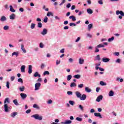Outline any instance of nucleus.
Here are the masks:
<instances>
[{"label":"nucleus","instance_id":"4be33fe9","mask_svg":"<svg viewBox=\"0 0 124 124\" xmlns=\"http://www.w3.org/2000/svg\"><path fill=\"white\" fill-rule=\"evenodd\" d=\"M33 76L34 77H38V78H40V77H41V76H40V75L38 74V72L34 73Z\"/></svg>","mask_w":124,"mask_h":124},{"label":"nucleus","instance_id":"338daca9","mask_svg":"<svg viewBox=\"0 0 124 124\" xmlns=\"http://www.w3.org/2000/svg\"><path fill=\"white\" fill-rule=\"evenodd\" d=\"M64 48H62L60 50V53H61L62 54H63V53H64Z\"/></svg>","mask_w":124,"mask_h":124},{"label":"nucleus","instance_id":"052dcab7","mask_svg":"<svg viewBox=\"0 0 124 124\" xmlns=\"http://www.w3.org/2000/svg\"><path fill=\"white\" fill-rule=\"evenodd\" d=\"M44 67H45V65L44 64V63H42L41 65V69H43Z\"/></svg>","mask_w":124,"mask_h":124},{"label":"nucleus","instance_id":"5701e85b","mask_svg":"<svg viewBox=\"0 0 124 124\" xmlns=\"http://www.w3.org/2000/svg\"><path fill=\"white\" fill-rule=\"evenodd\" d=\"M93 24L91 23L89 25H88V31H91V30H92V29H93Z\"/></svg>","mask_w":124,"mask_h":124},{"label":"nucleus","instance_id":"2eb2a0df","mask_svg":"<svg viewBox=\"0 0 124 124\" xmlns=\"http://www.w3.org/2000/svg\"><path fill=\"white\" fill-rule=\"evenodd\" d=\"M18 115V112H13L11 114V117L12 118H15L16 116H17Z\"/></svg>","mask_w":124,"mask_h":124},{"label":"nucleus","instance_id":"ea45409f","mask_svg":"<svg viewBox=\"0 0 124 124\" xmlns=\"http://www.w3.org/2000/svg\"><path fill=\"white\" fill-rule=\"evenodd\" d=\"M98 52H99V49H98V47L96 46L95 47L94 53H98Z\"/></svg>","mask_w":124,"mask_h":124},{"label":"nucleus","instance_id":"c756f323","mask_svg":"<svg viewBox=\"0 0 124 124\" xmlns=\"http://www.w3.org/2000/svg\"><path fill=\"white\" fill-rule=\"evenodd\" d=\"M97 46L98 48H104V47H105V46H104V45H103L102 44H100L98 45H97Z\"/></svg>","mask_w":124,"mask_h":124},{"label":"nucleus","instance_id":"ddd939ff","mask_svg":"<svg viewBox=\"0 0 124 124\" xmlns=\"http://www.w3.org/2000/svg\"><path fill=\"white\" fill-rule=\"evenodd\" d=\"M15 18H16V15L14 14H12L10 16V20H15Z\"/></svg>","mask_w":124,"mask_h":124},{"label":"nucleus","instance_id":"a18cd8bd","mask_svg":"<svg viewBox=\"0 0 124 124\" xmlns=\"http://www.w3.org/2000/svg\"><path fill=\"white\" fill-rule=\"evenodd\" d=\"M48 22V17L47 16H45L44 19V22L47 23Z\"/></svg>","mask_w":124,"mask_h":124},{"label":"nucleus","instance_id":"b1692460","mask_svg":"<svg viewBox=\"0 0 124 124\" xmlns=\"http://www.w3.org/2000/svg\"><path fill=\"white\" fill-rule=\"evenodd\" d=\"M85 92L86 93H91L92 92V90L89 88V87H85Z\"/></svg>","mask_w":124,"mask_h":124},{"label":"nucleus","instance_id":"0e129e2a","mask_svg":"<svg viewBox=\"0 0 124 124\" xmlns=\"http://www.w3.org/2000/svg\"><path fill=\"white\" fill-rule=\"evenodd\" d=\"M81 39V37H78L77 39L76 40V42H78Z\"/></svg>","mask_w":124,"mask_h":124},{"label":"nucleus","instance_id":"0eeeda50","mask_svg":"<svg viewBox=\"0 0 124 124\" xmlns=\"http://www.w3.org/2000/svg\"><path fill=\"white\" fill-rule=\"evenodd\" d=\"M20 96H21V98H22V99H23L24 100L27 98V94H26L25 93H21Z\"/></svg>","mask_w":124,"mask_h":124},{"label":"nucleus","instance_id":"49530a36","mask_svg":"<svg viewBox=\"0 0 124 124\" xmlns=\"http://www.w3.org/2000/svg\"><path fill=\"white\" fill-rule=\"evenodd\" d=\"M69 104H70V105H72V106H73V105H74V103H75L74 102V101L70 100L69 101Z\"/></svg>","mask_w":124,"mask_h":124},{"label":"nucleus","instance_id":"09e8293b","mask_svg":"<svg viewBox=\"0 0 124 124\" xmlns=\"http://www.w3.org/2000/svg\"><path fill=\"white\" fill-rule=\"evenodd\" d=\"M17 81L19 83H21V84H23V79L21 78H19L17 79Z\"/></svg>","mask_w":124,"mask_h":124},{"label":"nucleus","instance_id":"1a4fd4ad","mask_svg":"<svg viewBox=\"0 0 124 124\" xmlns=\"http://www.w3.org/2000/svg\"><path fill=\"white\" fill-rule=\"evenodd\" d=\"M75 94L78 98H80L81 96H82V94L81 93L79 92V91L76 92Z\"/></svg>","mask_w":124,"mask_h":124},{"label":"nucleus","instance_id":"4468645a","mask_svg":"<svg viewBox=\"0 0 124 124\" xmlns=\"http://www.w3.org/2000/svg\"><path fill=\"white\" fill-rule=\"evenodd\" d=\"M21 48L22 51H23V53H27V50L25 49V47L24 46V44H21Z\"/></svg>","mask_w":124,"mask_h":124},{"label":"nucleus","instance_id":"393cba45","mask_svg":"<svg viewBox=\"0 0 124 124\" xmlns=\"http://www.w3.org/2000/svg\"><path fill=\"white\" fill-rule=\"evenodd\" d=\"M93 12L91 8L87 9V13L88 14H93Z\"/></svg>","mask_w":124,"mask_h":124},{"label":"nucleus","instance_id":"774afa93","mask_svg":"<svg viewBox=\"0 0 124 124\" xmlns=\"http://www.w3.org/2000/svg\"><path fill=\"white\" fill-rule=\"evenodd\" d=\"M69 62L72 63L73 62V59L72 58H69Z\"/></svg>","mask_w":124,"mask_h":124},{"label":"nucleus","instance_id":"2f4dec72","mask_svg":"<svg viewBox=\"0 0 124 124\" xmlns=\"http://www.w3.org/2000/svg\"><path fill=\"white\" fill-rule=\"evenodd\" d=\"M78 108L80 109V111H84V107L81 105H78Z\"/></svg>","mask_w":124,"mask_h":124},{"label":"nucleus","instance_id":"f704fd0d","mask_svg":"<svg viewBox=\"0 0 124 124\" xmlns=\"http://www.w3.org/2000/svg\"><path fill=\"white\" fill-rule=\"evenodd\" d=\"M50 75V73L48 71H46L43 73V75L44 76H45V75Z\"/></svg>","mask_w":124,"mask_h":124},{"label":"nucleus","instance_id":"de8ad7c7","mask_svg":"<svg viewBox=\"0 0 124 124\" xmlns=\"http://www.w3.org/2000/svg\"><path fill=\"white\" fill-rule=\"evenodd\" d=\"M33 108H36V109H39V107L37 104H34L33 106Z\"/></svg>","mask_w":124,"mask_h":124},{"label":"nucleus","instance_id":"dca6fc26","mask_svg":"<svg viewBox=\"0 0 124 124\" xmlns=\"http://www.w3.org/2000/svg\"><path fill=\"white\" fill-rule=\"evenodd\" d=\"M20 69H21V72H22L23 73H24L25 70L26 69V66L24 65H22L21 68H20Z\"/></svg>","mask_w":124,"mask_h":124},{"label":"nucleus","instance_id":"f257e3e1","mask_svg":"<svg viewBox=\"0 0 124 124\" xmlns=\"http://www.w3.org/2000/svg\"><path fill=\"white\" fill-rule=\"evenodd\" d=\"M7 103H10V101L9 100V98L8 97L6 98L4 101V110L6 113L9 112L11 109L10 108L8 107V105H7Z\"/></svg>","mask_w":124,"mask_h":124},{"label":"nucleus","instance_id":"f03ea898","mask_svg":"<svg viewBox=\"0 0 124 124\" xmlns=\"http://www.w3.org/2000/svg\"><path fill=\"white\" fill-rule=\"evenodd\" d=\"M116 15L119 16V19H123V17H124V12L123 11L117 10L116 11Z\"/></svg>","mask_w":124,"mask_h":124},{"label":"nucleus","instance_id":"72a5a7b5","mask_svg":"<svg viewBox=\"0 0 124 124\" xmlns=\"http://www.w3.org/2000/svg\"><path fill=\"white\" fill-rule=\"evenodd\" d=\"M114 39H115V37L114 36H113L110 38H108V42H111L113 41V40H114Z\"/></svg>","mask_w":124,"mask_h":124},{"label":"nucleus","instance_id":"bf43d9fd","mask_svg":"<svg viewBox=\"0 0 124 124\" xmlns=\"http://www.w3.org/2000/svg\"><path fill=\"white\" fill-rule=\"evenodd\" d=\"M54 18L55 20H58V21H60V20H61V18H60V17H59L58 16H55Z\"/></svg>","mask_w":124,"mask_h":124},{"label":"nucleus","instance_id":"39448f33","mask_svg":"<svg viewBox=\"0 0 124 124\" xmlns=\"http://www.w3.org/2000/svg\"><path fill=\"white\" fill-rule=\"evenodd\" d=\"M48 32V30H47V29L44 28L42 31L41 32V34H42V35H46V34H47V33Z\"/></svg>","mask_w":124,"mask_h":124},{"label":"nucleus","instance_id":"6e6d98bb","mask_svg":"<svg viewBox=\"0 0 124 124\" xmlns=\"http://www.w3.org/2000/svg\"><path fill=\"white\" fill-rule=\"evenodd\" d=\"M47 104H52L53 103V100L50 99L47 102Z\"/></svg>","mask_w":124,"mask_h":124},{"label":"nucleus","instance_id":"58836bf2","mask_svg":"<svg viewBox=\"0 0 124 124\" xmlns=\"http://www.w3.org/2000/svg\"><path fill=\"white\" fill-rule=\"evenodd\" d=\"M3 30L4 31H8V30H9V26H7V25L4 26Z\"/></svg>","mask_w":124,"mask_h":124},{"label":"nucleus","instance_id":"7ed1b4c3","mask_svg":"<svg viewBox=\"0 0 124 124\" xmlns=\"http://www.w3.org/2000/svg\"><path fill=\"white\" fill-rule=\"evenodd\" d=\"M31 118H34V119H35V120H38L39 121H42V116L40 115L39 114H34L32 116H31Z\"/></svg>","mask_w":124,"mask_h":124},{"label":"nucleus","instance_id":"c9c22d12","mask_svg":"<svg viewBox=\"0 0 124 124\" xmlns=\"http://www.w3.org/2000/svg\"><path fill=\"white\" fill-rule=\"evenodd\" d=\"M76 121H78V122H82V121H83V119H82V118H80V117H77L76 118Z\"/></svg>","mask_w":124,"mask_h":124},{"label":"nucleus","instance_id":"473e14b6","mask_svg":"<svg viewBox=\"0 0 124 124\" xmlns=\"http://www.w3.org/2000/svg\"><path fill=\"white\" fill-rule=\"evenodd\" d=\"M74 77L76 79H80V78H81V75H76L74 76Z\"/></svg>","mask_w":124,"mask_h":124},{"label":"nucleus","instance_id":"423d86ee","mask_svg":"<svg viewBox=\"0 0 124 124\" xmlns=\"http://www.w3.org/2000/svg\"><path fill=\"white\" fill-rule=\"evenodd\" d=\"M86 98H87V95L85 94H83L80 96V97H79V99L82 101L86 100Z\"/></svg>","mask_w":124,"mask_h":124},{"label":"nucleus","instance_id":"f3484780","mask_svg":"<svg viewBox=\"0 0 124 124\" xmlns=\"http://www.w3.org/2000/svg\"><path fill=\"white\" fill-rule=\"evenodd\" d=\"M69 19H71L73 22L76 21V17L73 16H71L69 17Z\"/></svg>","mask_w":124,"mask_h":124},{"label":"nucleus","instance_id":"680f3d73","mask_svg":"<svg viewBox=\"0 0 124 124\" xmlns=\"http://www.w3.org/2000/svg\"><path fill=\"white\" fill-rule=\"evenodd\" d=\"M98 2L99 4H101V5L103 4V2L102 1V0H99V1H98Z\"/></svg>","mask_w":124,"mask_h":124},{"label":"nucleus","instance_id":"79ce46f5","mask_svg":"<svg viewBox=\"0 0 124 124\" xmlns=\"http://www.w3.org/2000/svg\"><path fill=\"white\" fill-rule=\"evenodd\" d=\"M24 90L25 86H23L19 88V91H20V92H24Z\"/></svg>","mask_w":124,"mask_h":124},{"label":"nucleus","instance_id":"4c0bfd02","mask_svg":"<svg viewBox=\"0 0 124 124\" xmlns=\"http://www.w3.org/2000/svg\"><path fill=\"white\" fill-rule=\"evenodd\" d=\"M34 28H35V24L31 23V30H33Z\"/></svg>","mask_w":124,"mask_h":124},{"label":"nucleus","instance_id":"4d7b16f0","mask_svg":"<svg viewBox=\"0 0 124 124\" xmlns=\"http://www.w3.org/2000/svg\"><path fill=\"white\" fill-rule=\"evenodd\" d=\"M87 37H89V38H92V37H93V35H92V34H91L90 33H87Z\"/></svg>","mask_w":124,"mask_h":124},{"label":"nucleus","instance_id":"cd10ccee","mask_svg":"<svg viewBox=\"0 0 124 124\" xmlns=\"http://www.w3.org/2000/svg\"><path fill=\"white\" fill-rule=\"evenodd\" d=\"M72 78V76L71 75H69L67 76V81H70Z\"/></svg>","mask_w":124,"mask_h":124},{"label":"nucleus","instance_id":"9d476101","mask_svg":"<svg viewBox=\"0 0 124 124\" xmlns=\"http://www.w3.org/2000/svg\"><path fill=\"white\" fill-rule=\"evenodd\" d=\"M103 98V96L102 95H100L99 96H98L96 99V101L97 102H99L100 100H102V99Z\"/></svg>","mask_w":124,"mask_h":124},{"label":"nucleus","instance_id":"412c9836","mask_svg":"<svg viewBox=\"0 0 124 124\" xmlns=\"http://www.w3.org/2000/svg\"><path fill=\"white\" fill-rule=\"evenodd\" d=\"M114 94H115V93H114V91L111 90L109 91L108 93V95L109 96H114Z\"/></svg>","mask_w":124,"mask_h":124},{"label":"nucleus","instance_id":"9b49d317","mask_svg":"<svg viewBox=\"0 0 124 124\" xmlns=\"http://www.w3.org/2000/svg\"><path fill=\"white\" fill-rule=\"evenodd\" d=\"M103 62H110V59L108 58H103L102 59Z\"/></svg>","mask_w":124,"mask_h":124},{"label":"nucleus","instance_id":"aec40b11","mask_svg":"<svg viewBox=\"0 0 124 124\" xmlns=\"http://www.w3.org/2000/svg\"><path fill=\"white\" fill-rule=\"evenodd\" d=\"M14 56H16V57H18V56H19V52H18V51L14 52L12 54V57H13Z\"/></svg>","mask_w":124,"mask_h":124},{"label":"nucleus","instance_id":"a211bd4d","mask_svg":"<svg viewBox=\"0 0 124 124\" xmlns=\"http://www.w3.org/2000/svg\"><path fill=\"white\" fill-rule=\"evenodd\" d=\"M85 62V60L82 58L79 59V64H83L84 62Z\"/></svg>","mask_w":124,"mask_h":124},{"label":"nucleus","instance_id":"13d9d810","mask_svg":"<svg viewBox=\"0 0 124 124\" xmlns=\"http://www.w3.org/2000/svg\"><path fill=\"white\" fill-rule=\"evenodd\" d=\"M114 55L116 56V57L120 56V52H115Z\"/></svg>","mask_w":124,"mask_h":124},{"label":"nucleus","instance_id":"c03bdc74","mask_svg":"<svg viewBox=\"0 0 124 124\" xmlns=\"http://www.w3.org/2000/svg\"><path fill=\"white\" fill-rule=\"evenodd\" d=\"M69 26L70 27H76V24L74 23H70Z\"/></svg>","mask_w":124,"mask_h":124},{"label":"nucleus","instance_id":"8fccbe9b","mask_svg":"<svg viewBox=\"0 0 124 124\" xmlns=\"http://www.w3.org/2000/svg\"><path fill=\"white\" fill-rule=\"evenodd\" d=\"M37 27L38 28H42V23L41 22H38Z\"/></svg>","mask_w":124,"mask_h":124},{"label":"nucleus","instance_id":"a878e982","mask_svg":"<svg viewBox=\"0 0 124 124\" xmlns=\"http://www.w3.org/2000/svg\"><path fill=\"white\" fill-rule=\"evenodd\" d=\"M10 11L11 12H16V10L13 8L12 5H10Z\"/></svg>","mask_w":124,"mask_h":124},{"label":"nucleus","instance_id":"6ab92c4d","mask_svg":"<svg viewBox=\"0 0 124 124\" xmlns=\"http://www.w3.org/2000/svg\"><path fill=\"white\" fill-rule=\"evenodd\" d=\"M6 17H5V16H1L0 19V21H1V22H4L5 21H6Z\"/></svg>","mask_w":124,"mask_h":124},{"label":"nucleus","instance_id":"7c9ffc66","mask_svg":"<svg viewBox=\"0 0 124 124\" xmlns=\"http://www.w3.org/2000/svg\"><path fill=\"white\" fill-rule=\"evenodd\" d=\"M116 81H120V82L121 83H123V82H124V79L121 78H117Z\"/></svg>","mask_w":124,"mask_h":124},{"label":"nucleus","instance_id":"f8f14e48","mask_svg":"<svg viewBox=\"0 0 124 124\" xmlns=\"http://www.w3.org/2000/svg\"><path fill=\"white\" fill-rule=\"evenodd\" d=\"M94 115L95 116V117H98L100 119H102V116H101V114H100V113L95 112L94 113Z\"/></svg>","mask_w":124,"mask_h":124},{"label":"nucleus","instance_id":"3c124183","mask_svg":"<svg viewBox=\"0 0 124 124\" xmlns=\"http://www.w3.org/2000/svg\"><path fill=\"white\" fill-rule=\"evenodd\" d=\"M39 47L40 48H44V44L42 43H40L39 44Z\"/></svg>","mask_w":124,"mask_h":124},{"label":"nucleus","instance_id":"864d4df0","mask_svg":"<svg viewBox=\"0 0 124 124\" xmlns=\"http://www.w3.org/2000/svg\"><path fill=\"white\" fill-rule=\"evenodd\" d=\"M96 60H97V61L100 60V56L99 55H98L96 56Z\"/></svg>","mask_w":124,"mask_h":124},{"label":"nucleus","instance_id":"37998d69","mask_svg":"<svg viewBox=\"0 0 124 124\" xmlns=\"http://www.w3.org/2000/svg\"><path fill=\"white\" fill-rule=\"evenodd\" d=\"M78 87L79 89H82V88H84V84H78Z\"/></svg>","mask_w":124,"mask_h":124},{"label":"nucleus","instance_id":"69168bd1","mask_svg":"<svg viewBox=\"0 0 124 124\" xmlns=\"http://www.w3.org/2000/svg\"><path fill=\"white\" fill-rule=\"evenodd\" d=\"M116 62L117 63H120V62H121V59H117L116 61Z\"/></svg>","mask_w":124,"mask_h":124},{"label":"nucleus","instance_id":"a19ab883","mask_svg":"<svg viewBox=\"0 0 124 124\" xmlns=\"http://www.w3.org/2000/svg\"><path fill=\"white\" fill-rule=\"evenodd\" d=\"M46 16L48 17H50V16H53V13H52L51 12H48Z\"/></svg>","mask_w":124,"mask_h":124},{"label":"nucleus","instance_id":"5fc2aeb1","mask_svg":"<svg viewBox=\"0 0 124 124\" xmlns=\"http://www.w3.org/2000/svg\"><path fill=\"white\" fill-rule=\"evenodd\" d=\"M9 85H10L9 81H7V82H6V87H7L8 89H9V88H10Z\"/></svg>","mask_w":124,"mask_h":124},{"label":"nucleus","instance_id":"e2e57ef3","mask_svg":"<svg viewBox=\"0 0 124 124\" xmlns=\"http://www.w3.org/2000/svg\"><path fill=\"white\" fill-rule=\"evenodd\" d=\"M70 6H71V4H70V3H68L66 6V7L67 8H70Z\"/></svg>","mask_w":124,"mask_h":124},{"label":"nucleus","instance_id":"bb28decb","mask_svg":"<svg viewBox=\"0 0 124 124\" xmlns=\"http://www.w3.org/2000/svg\"><path fill=\"white\" fill-rule=\"evenodd\" d=\"M76 83L75 82H72L71 83L70 86L71 88H74V87H76Z\"/></svg>","mask_w":124,"mask_h":124},{"label":"nucleus","instance_id":"20e7f679","mask_svg":"<svg viewBox=\"0 0 124 124\" xmlns=\"http://www.w3.org/2000/svg\"><path fill=\"white\" fill-rule=\"evenodd\" d=\"M40 87H41V83L40 82L36 83L35 84L34 91H38L40 89Z\"/></svg>","mask_w":124,"mask_h":124},{"label":"nucleus","instance_id":"603ef678","mask_svg":"<svg viewBox=\"0 0 124 124\" xmlns=\"http://www.w3.org/2000/svg\"><path fill=\"white\" fill-rule=\"evenodd\" d=\"M67 93L68 94V95H72V94H73V93H72L71 91H68Z\"/></svg>","mask_w":124,"mask_h":124},{"label":"nucleus","instance_id":"e433bc0d","mask_svg":"<svg viewBox=\"0 0 124 124\" xmlns=\"http://www.w3.org/2000/svg\"><path fill=\"white\" fill-rule=\"evenodd\" d=\"M100 85H101V86H106L107 84L104 81H100Z\"/></svg>","mask_w":124,"mask_h":124},{"label":"nucleus","instance_id":"c85d7f7f","mask_svg":"<svg viewBox=\"0 0 124 124\" xmlns=\"http://www.w3.org/2000/svg\"><path fill=\"white\" fill-rule=\"evenodd\" d=\"M13 103H14L15 105H16V106H18V105H19V103H18L17 99L14 100Z\"/></svg>","mask_w":124,"mask_h":124},{"label":"nucleus","instance_id":"6e6552de","mask_svg":"<svg viewBox=\"0 0 124 124\" xmlns=\"http://www.w3.org/2000/svg\"><path fill=\"white\" fill-rule=\"evenodd\" d=\"M28 73L29 74H31V73H32V66H31V65H29Z\"/></svg>","mask_w":124,"mask_h":124}]
</instances>
